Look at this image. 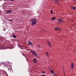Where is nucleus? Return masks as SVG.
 I'll return each mask as SVG.
<instances>
[{
  "label": "nucleus",
  "mask_w": 76,
  "mask_h": 76,
  "mask_svg": "<svg viewBox=\"0 0 76 76\" xmlns=\"http://www.w3.org/2000/svg\"><path fill=\"white\" fill-rule=\"evenodd\" d=\"M1 66H6V67L7 68H8V70H10V72H11V70H12V67L9 64V63H1L0 64Z\"/></svg>",
  "instance_id": "f257e3e1"
},
{
  "label": "nucleus",
  "mask_w": 76,
  "mask_h": 76,
  "mask_svg": "<svg viewBox=\"0 0 76 76\" xmlns=\"http://www.w3.org/2000/svg\"><path fill=\"white\" fill-rule=\"evenodd\" d=\"M37 20L35 18H32L31 20V24L32 25H35L37 23Z\"/></svg>",
  "instance_id": "f03ea898"
},
{
  "label": "nucleus",
  "mask_w": 76,
  "mask_h": 76,
  "mask_svg": "<svg viewBox=\"0 0 76 76\" xmlns=\"http://www.w3.org/2000/svg\"><path fill=\"white\" fill-rule=\"evenodd\" d=\"M31 52L33 55H34L36 57H37V53L35 51L31 50Z\"/></svg>",
  "instance_id": "7ed1b4c3"
},
{
  "label": "nucleus",
  "mask_w": 76,
  "mask_h": 76,
  "mask_svg": "<svg viewBox=\"0 0 76 76\" xmlns=\"http://www.w3.org/2000/svg\"><path fill=\"white\" fill-rule=\"evenodd\" d=\"M57 21H58L59 23H62V22H64V21L61 18H59L58 19Z\"/></svg>",
  "instance_id": "20e7f679"
},
{
  "label": "nucleus",
  "mask_w": 76,
  "mask_h": 76,
  "mask_svg": "<svg viewBox=\"0 0 76 76\" xmlns=\"http://www.w3.org/2000/svg\"><path fill=\"white\" fill-rule=\"evenodd\" d=\"M54 29L55 31H60V32L61 31V30L60 29V28L57 27L56 28H55Z\"/></svg>",
  "instance_id": "39448f33"
},
{
  "label": "nucleus",
  "mask_w": 76,
  "mask_h": 76,
  "mask_svg": "<svg viewBox=\"0 0 76 76\" xmlns=\"http://www.w3.org/2000/svg\"><path fill=\"white\" fill-rule=\"evenodd\" d=\"M33 61L34 63H37V59L36 58H34L33 59Z\"/></svg>",
  "instance_id": "423d86ee"
},
{
  "label": "nucleus",
  "mask_w": 76,
  "mask_h": 76,
  "mask_svg": "<svg viewBox=\"0 0 76 76\" xmlns=\"http://www.w3.org/2000/svg\"><path fill=\"white\" fill-rule=\"evenodd\" d=\"M27 45H31L32 46H33V45L32 44V43L31 42H30V41H28V43H27Z\"/></svg>",
  "instance_id": "0eeeda50"
},
{
  "label": "nucleus",
  "mask_w": 76,
  "mask_h": 76,
  "mask_svg": "<svg viewBox=\"0 0 76 76\" xmlns=\"http://www.w3.org/2000/svg\"><path fill=\"white\" fill-rule=\"evenodd\" d=\"M71 69H73V68H74V67H75V66H74V64H73V63H71Z\"/></svg>",
  "instance_id": "6e6552de"
},
{
  "label": "nucleus",
  "mask_w": 76,
  "mask_h": 76,
  "mask_svg": "<svg viewBox=\"0 0 76 76\" xmlns=\"http://www.w3.org/2000/svg\"><path fill=\"white\" fill-rule=\"evenodd\" d=\"M6 12L7 13H12V11H11L10 10H7Z\"/></svg>",
  "instance_id": "1a4fd4ad"
},
{
  "label": "nucleus",
  "mask_w": 76,
  "mask_h": 76,
  "mask_svg": "<svg viewBox=\"0 0 76 76\" xmlns=\"http://www.w3.org/2000/svg\"><path fill=\"white\" fill-rule=\"evenodd\" d=\"M2 75H6V74H7V73H6V71H2Z\"/></svg>",
  "instance_id": "9d476101"
},
{
  "label": "nucleus",
  "mask_w": 76,
  "mask_h": 76,
  "mask_svg": "<svg viewBox=\"0 0 76 76\" xmlns=\"http://www.w3.org/2000/svg\"><path fill=\"white\" fill-rule=\"evenodd\" d=\"M56 19V17H52L51 18V20H54Z\"/></svg>",
  "instance_id": "9b49d317"
},
{
  "label": "nucleus",
  "mask_w": 76,
  "mask_h": 76,
  "mask_svg": "<svg viewBox=\"0 0 76 76\" xmlns=\"http://www.w3.org/2000/svg\"><path fill=\"white\" fill-rule=\"evenodd\" d=\"M71 8L72 10H76V8L75 6H72Z\"/></svg>",
  "instance_id": "f8f14e48"
},
{
  "label": "nucleus",
  "mask_w": 76,
  "mask_h": 76,
  "mask_svg": "<svg viewBox=\"0 0 76 76\" xmlns=\"http://www.w3.org/2000/svg\"><path fill=\"white\" fill-rule=\"evenodd\" d=\"M46 55L47 57H49V54H48V52H46Z\"/></svg>",
  "instance_id": "ddd939ff"
},
{
  "label": "nucleus",
  "mask_w": 76,
  "mask_h": 76,
  "mask_svg": "<svg viewBox=\"0 0 76 76\" xmlns=\"http://www.w3.org/2000/svg\"><path fill=\"white\" fill-rule=\"evenodd\" d=\"M12 37L14 38H17V37L15 35H12Z\"/></svg>",
  "instance_id": "4468645a"
},
{
  "label": "nucleus",
  "mask_w": 76,
  "mask_h": 76,
  "mask_svg": "<svg viewBox=\"0 0 76 76\" xmlns=\"http://www.w3.org/2000/svg\"><path fill=\"white\" fill-rule=\"evenodd\" d=\"M56 3H58V0H54Z\"/></svg>",
  "instance_id": "2eb2a0df"
},
{
  "label": "nucleus",
  "mask_w": 76,
  "mask_h": 76,
  "mask_svg": "<svg viewBox=\"0 0 76 76\" xmlns=\"http://www.w3.org/2000/svg\"><path fill=\"white\" fill-rule=\"evenodd\" d=\"M50 72L51 73H54V72L53 71V70H50Z\"/></svg>",
  "instance_id": "dca6fc26"
},
{
  "label": "nucleus",
  "mask_w": 76,
  "mask_h": 76,
  "mask_svg": "<svg viewBox=\"0 0 76 76\" xmlns=\"http://www.w3.org/2000/svg\"><path fill=\"white\" fill-rule=\"evenodd\" d=\"M50 13L52 14H53V10H50Z\"/></svg>",
  "instance_id": "f3484780"
},
{
  "label": "nucleus",
  "mask_w": 76,
  "mask_h": 76,
  "mask_svg": "<svg viewBox=\"0 0 76 76\" xmlns=\"http://www.w3.org/2000/svg\"><path fill=\"white\" fill-rule=\"evenodd\" d=\"M48 45H51V43H50V42L49 41L48 42Z\"/></svg>",
  "instance_id": "a211bd4d"
},
{
  "label": "nucleus",
  "mask_w": 76,
  "mask_h": 76,
  "mask_svg": "<svg viewBox=\"0 0 76 76\" xmlns=\"http://www.w3.org/2000/svg\"><path fill=\"white\" fill-rule=\"evenodd\" d=\"M2 48V45H1V44H0V48Z\"/></svg>",
  "instance_id": "6ab92c4d"
},
{
  "label": "nucleus",
  "mask_w": 76,
  "mask_h": 76,
  "mask_svg": "<svg viewBox=\"0 0 76 76\" xmlns=\"http://www.w3.org/2000/svg\"><path fill=\"white\" fill-rule=\"evenodd\" d=\"M49 45L50 48H51V45Z\"/></svg>",
  "instance_id": "aec40b11"
},
{
  "label": "nucleus",
  "mask_w": 76,
  "mask_h": 76,
  "mask_svg": "<svg viewBox=\"0 0 76 76\" xmlns=\"http://www.w3.org/2000/svg\"><path fill=\"white\" fill-rule=\"evenodd\" d=\"M9 21H10L11 22H12V20H9Z\"/></svg>",
  "instance_id": "412c9836"
},
{
  "label": "nucleus",
  "mask_w": 76,
  "mask_h": 76,
  "mask_svg": "<svg viewBox=\"0 0 76 76\" xmlns=\"http://www.w3.org/2000/svg\"><path fill=\"white\" fill-rule=\"evenodd\" d=\"M54 75H55V76H57V74H54Z\"/></svg>",
  "instance_id": "4be33fe9"
},
{
  "label": "nucleus",
  "mask_w": 76,
  "mask_h": 76,
  "mask_svg": "<svg viewBox=\"0 0 76 76\" xmlns=\"http://www.w3.org/2000/svg\"><path fill=\"white\" fill-rule=\"evenodd\" d=\"M12 35H15V34H14V33H12Z\"/></svg>",
  "instance_id": "5701e85b"
},
{
  "label": "nucleus",
  "mask_w": 76,
  "mask_h": 76,
  "mask_svg": "<svg viewBox=\"0 0 76 76\" xmlns=\"http://www.w3.org/2000/svg\"><path fill=\"white\" fill-rule=\"evenodd\" d=\"M41 76H45V75H41Z\"/></svg>",
  "instance_id": "b1692460"
},
{
  "label": "nucleus",
  "mask_w": 76,
  "mask_h": 76,
  "mask_svg": "<svg viewBox=\"0 0 76 76\" xmlns=\"http://www.w3.org/2000/svg\"><path fill=\"white\" fill-rule=\"evenodd\" d=\"M45 72H44V71L42 72V73H44Z\"/></svg>",
  "instance_id": "393cba45"
},
{
  "label": "nucleus",
  "mask_w": 76,
  "mask_h": 76,
  "mask_svg": "<svg viewBox=\"0 0 76 76\" xmlns=\"http://www.w3.org/2000/svg\"><path fill=\"white\" fill-rule=\"evenodd\" d=\"M9 48V47H7V48Z\"/></svg>",
  "instance_id": "a878e982"
},
{
  "label": "nucleus",
  "mask_w": 76,
  "mask_h": 76,
  "mask_svg": "<svg viewBox=\"0 0 76 76\" xmlns=\"http://www.w3.org/2000/svg\"><path fill=\"white\" fill-rule=\"evenodd\" d=\"M75 0H73V1H75Z\"/></svg>",
  "instance_id": "bb28decb"
},
{
  "label": "nucleus",
  "mask_w": 76,
  "mask_h": 76,
  "mask_svg": "<svg viewBox=\"0 0 76 76\" xmlns=\"http://www.w3.org/2000/svg\"><path fill=\"white\" fill-rule=\"evenodd\" d=\"M50 70H51V69H50Z\"/></svg>",
  "instance_id": "cd10ccee"
},
{
  "label": "nucleus",
  "mask_w": 76,
  "mask_h": 76,
  "mask_svg": "<svg viewBox=\"0 0 76 76\" xmlns=\"http://www.w3.org/2000/svg\"><path fill=\"white\" fill-rule=\"evenodd\" d=\"M39 47H40L39 46Z\"/></svg>",
  "instance_id": "c85d7f7f"
},
{
  "label": "nucleus",
  "mask_w": 76,
  "mask_h": 76,
  "mask_svg": "<svg viewBox=\"0 0 76 76\" xmlns=\"http://www.w3.org/2000/svg\"><path fill=\"white\" fill-rule=\"evenodd\" d=\"M64 76H65V75H64Z\"/></svg>",
  "instance_id": "c756f323"
}]
</instances>
